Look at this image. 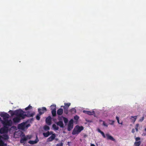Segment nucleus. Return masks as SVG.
<instances>
[{
	"label": "nucleus",
	"mask_w": 146,
	"mask_h": 146,
	"mask_svg": "<svg viewBox=\"0 0 146 146\" xmlns=\"http://www.w3.org/2000/svg\"><path fill=\"white\" fill-rule=\"evenodd\" d=\"M135 139L136 141H137L140 140V138L139 137H137L135 138Z\"/></svg>",
	"instance_id": "obj_40"
},
{
	"label": "nucleus",
	"mask_w": 146,
	"mask_h": 146,
	"mask_svg": "<svg viewBox=\"0 0 146 146\" xmlns=\"http://www.w3.org/2000/svg\"><path fill=\"white\" fill-rule=\"evenodd\" d=\"M139 125L138 123L137 124L135 125V129L136 130V131L137 132L138 131V127H139Z\"/></svg>",
	"instance_id": "obj_35"
},
{
	"label": "nucleus",
	"mask_w": 146,
	"mask_h": 146,
	"mask_svg": "<svg viewBox=\"0 0 146 146\" xmlns=\"http://www.w3.org/2000/svg\"><path fill=\"white\" fill-rule=\"evenodd\" d=\"M88 111L84 110L83 111V112H84V113H85L87 114Z\"/></svg>",
	"instance_id": "obj_43"
},
{
	"label": "nucleus",
	"mask_w": 146,
	"mask_h": 146,
	"mask_svg": "<svg viewBox=\"0 0 146 146\" xmlns=\"http://www.w3.org/2000/svg\"><path fill=\"white\" fill-rule=\"evenodd\" d=\"M44 130L46 131L50 129L49 127L47 125H45L44 127Z\"/></svg>",
	"instance_id": "obj_31"
},
{
	"label": "nucleus",
	"mask_w": 146,
	"mask_h": 146,
	"mask_svg": "<svg viewBox=\"0 0 146 146\" xmlns=\"http://www.w3.org/2000/svg\"><path fill=\"white\" fill-rule=\"evenodd\" d=\"M32 109V107L30 106V105H29L28 107L26 108H25V110H28L29 109Z\"/></svg>",
	"instance_id": "obj_36"
},
{
	"label": "nucleus",
	"mask_w": 146,
	"mask_h": 146,
	"mask_svg": "<svg viewBox=\"0 0 146 146\" xmlns=\"http://www.w3.org/2000/svg\"><path fill=\"white\" fill-rule=\"evenodd\" d=\"M87 114L89 115H93L95 114V112L94 111H88Z\"/></svg>",
	"instance_id": "obj_25"
},
{
	"label": "nucleus",
	"mask_w": 146,
	"mask_h": 146,
	"mask_svg": "<svg viewBox=\"0 0 146 146\" xmlns=\"http://www.w3.org/2000/svg\"><path fill=\"white\" fill-rule=\"evenodd\" d=\"M25 113V112L21 109H19L15 110V115L17 116L21 117V118L22 119H24V113Z\"/></svg>",
	"instance_id": "obj_2"
},
{
	"label": "nucleus",
	"mask_w": 146,
	"mask_h": 146,
	"mask_svg": "<svg viewBox=\"0 0 146 146\" xmlns=\"http://www.w3.org/2000/svg\"><path fill=\"white\" fill-rule=\"evenodd\" d=\"M90 146H95V145L94 144L91 143L90 144Z\"/></svg>",
	"instance_id": "obj_45"
},
{
	"label": "nucleus",
	"mask_w": 146,
	"mask_h": 146,
	"mask_svg": "<svg viewBox=\"0 0 146 146\" xmlns=\"http://www.w3.org/2000/svg\"><path fill=\"white\" fill-rule=\"evenodd\" d=\"M73 127V120L71 119L69 121L67 129L68 131H71Z\"/></svg>",
	"instance_id": "obj_6"
},
{
	"label": "nucleus",
	"mask_w": 146,
	"mask_h": 146,
	"mask_svg": "<svg viewBox=\"0 0 146 146\" xmlns=\"http://www.w3.org/2000/svg\"><path fill=\"white\" fill-rule=\"evenodd\" d=\"M145 130L146 131V128L145 129Z\"/></svg>",
	"instance_id": "obj_49"
},
{
	"label": "nucleus",
	"mask_w": 146,
	"mask_h": 146,
	"mask_svg": "<svg viewBox=\"0 0 146 146\" xmlns=\"http://www.w3.org/2000/svg\"><path fill=\"white\" fill-rule=\"evenodd\" d=\"M56 124L58 125L61 128H63L64 127V125L63 121H59L57 122L56 123Z\"/></svg>",
	"instance_id": "obj_16"
},
{
	"label": "nucleus",
	"mask_w": 146,
	"mask_h": 146,
	"mask_svg": "<svg viewBox=\"0 0 146 146\" xmlns=\"http://www.w3.org/2000/svg\"><path fill=\"white\" fill-rule=\"evenodd\" d=\"M0 115L3 117L4 120L7 119L9 116V115L7 113H2L0 114Z\"/></svg>",
	"instance_id": "obj_9"
},
{
	"label": "nucleus",
	"mask_w": 146,
	"mask_h": 146,
	"mask_svg": "<svg viewBox=\"0 0 146 146\" xmlns=\"http://www.w3.org/2000/svg\"><path fill=\"white\" fill-rule=\"evenodd\" d=\"M38 111L40 114L42 115L47 111L46 108L45 107L39 108L38 109Z\"/></svg>",
	"instance_id": "obj_7"
},
{
	"label": "nucleus",
	"mask_w": 146,
	"mask_h": 146,
	"mask_svg": "<svg viewBox=\"0 0 146 146\" xmlns=\"http://www.w3.org/2000/svg\"><path fill=\"white\" fill-rule=\"evenodd\" d=\"M114 121H112V123L111 124V125H113V123H114Z\"/></svg>",
	"instance_id": "obj_46"
},
{
	"label": "nucleus",
	"mask_w": 146,
	"mask_h": 146,
	"mask_svg": "<svg viewBox=\"0 0 146 146\" xmlns=\"http://www.w3.org/2000/svg\"><path fill=\"white\" fill-rule=\"evenodd\" d=\"M144 117H142V118L140 119L139 120V121L141 122H142V121H143V120H144Z\"/></svg>",
	"instance_id": "obj_41"
},
{
	"label": "nucleus",
	"mask_w": 146,
	"mask_h": 146,
	"mask_svg": "<svg viewBox=\"0 0 146 146\" xmlns=\"http://www.w3.org/2000/svg\"><path fill=\"white\" fill-rule=\"evenodd\" d=\"M70 112L73 114L75 113L76 112V110L75 108L71 109L70 110Z\"/></svg>",
	"instance_id": "obj_28"
},
{
	"label": "nucleus",
	"mask_w": 146,
	"mask_h": 146,
	"mask_svg": "<svg viewBox=\"0 0 146 146\" xmlns=\"http://www.w3.org/2000/svg\"><path fill=\"white\" fill-rule=\"evenodd\" d=\"M51 113L53 117H55L56 116V110H52L51 111Z\"/></svg>",
	"instance_id": "obj_27"
},
{
	"label": "nucleus",
	"mask_w": 146,
	"mask_h": 146,
	"mask_svg": "<svg viewBox=\"0 0 146 146\" xmlns=\"http://www.w3.org/2000/svg\"><path fill=\"white\" fill-rule=\"evenodd\" d=\"M1 123L3 124L4 126L7 127V126H11L12 122L11 120L6 119L4 120H2Z\"/></svg>",
	"instance_id": "obj_4"
},
{
	"label": "nucleus",
	"mask_w": 146,
	"mask_h": 146,
	"mask_svg": "<svg viewBox=\"0 0 146 146\" xmlns=\"http://www.w3.org/2000/svg\"><path fill=\"white\" fill-rule=\"evenodd\" d=\"M137 116H131L130 118L132 122L134 123L135 121L137 119Z\"/></svg>",
	"instance_id": "obj_21"
},
{
	"label": "nucleus",
	"mask_w": 146,
	"mask_h": 146,
	"mask_svg": "<svg viewBox=\"0 0 146 146\" xmlns=\"http://www.w3.org/2000/svg\"><path fill=\"white\" fill-rule=\"evenodd\" d=\"M106 135L107 137V139H109L113 141H115V139L112 136L110 135L109 134H106Z\"/></svg>",
	"instance_id": "obj_15"
},
{
	"label": "nucleus",
	"mask_w": 146,
	"mask_h": 146,
	"mask_svg": "<svg viewBox=\"0 0 146 146\" xmlns=\"http://www.w3.org/2000/svg\"><path fill=\"white\" fill-rule=\"evenodd\" d=\"M56 137L55 133L52 134L51 136L49 137L47 140L48 141H53Z\"/></svg>",
	"instance_id": "obj_12"
},
{
	"label": "nucleus",
	"mask_w": 146,
	"mask_h": 146,
	"mask_svg": "<svg viewBox=\"0 0 146 146\" xmlns=\"http://www.w3.org/2000/svg\"><path fill=\"white\" fill-rule=\"evenodd\" d=\"M9 112L10 113V114H11V116H13L14 115H15V111H13L10 110L9 111Z\"/></svg>",
	"instance_id": "obj_33"
},
{
	"label": "nucleus",
	"mask_w": 146,
	"mask_h": 146,
	"mask_svg": "<svg viewBox=\"0 0 146 146\" xmlns=\"http://www.w3.org/2000/svg\"><path fill=\"white\" fill-rule=\"evenodd\" d=\"M51 110H56V107L55 105H51Z\"/></svg>",
	"instance_id": "obj_29"
},
{
	"label": "nucleus",
	"mask_w": 146,
	"mask_h": 146,
	"mask_svg": "<svg viewBox=\"0 0 146 146\" xmlns=\"http://www.w3.org/2000/svg\"><path fill=\"white\" fill-rule=\"evenodd\" d=\"M21 117L17 116L13 119V121L14 123H18L20 121L21 119Z\"/></svg>",
	"instance_id": "obj_14"
},
{
	"label": "nucleus",
	"mask_w": 146,
	"mask_h": 146,
	"mask_svg": "<svg viewBox=\"0 0 146 146\" xmlns=\"http://www.w3.org/2000/svg\"><path fill=\"white\" fill-rule=\"evenodd\" d=\"M131 132L133 133H134V132H135V129L133 128L132 129V131H131Z\"/></svg>",
	"instance_id": "obj_44"
},
{
	"label": "nucleus",
	"mask_w": 146,
	"mask_h": 146,
	"mask_svg": "<svg viewBox=\"0 0 146 146\" xmlns=\"http://www.w3.org/2000/svg\"><path fill=\"white\" fill-rule=\"evenodd\" d=\"M7 144L5 143L4 142L1 140V137L0 136V146H7Z\"/></svg>",
	"instance_id": "obj_20"
},
{
	"label": "nucleus",
	"mask_w": 146,
	"mask_h": 146,
	"mask_svg": "<svg viewBox=\"0 0 146 146\" xmlns=\"http://www.w3.org/2000/svg\"><path fill=\"white\" fill-rule=\"evenodd\" d=\"M79 119V117L77 115H76L74 117V119L76 121H77Z\"/></svg>",
	"instance_id": "obj_37"
},
{
	"label": "nucleus",
	"mask_w": 146,
	"mask_h": 146,
	"mask_svg": "<svg viewBox=\"0 0 146 146\" xmlns=\"http://www.w3.org/2000/svg\"><path fill=\"white\" fill-rule=\"evenodd\" d=\"M52 127L54 129L56 130H58L59 129V127L58 126H57L55 124H53Z\"/></svg>",
	"instance_id": "obj_24"
},
{
	"label": "nucleus",
	"mask_w": 146,
	"mask_h": 146,
	"mask_svg": "<svg viewBox=\"0 0 146 146\" xmlns=\"http://www.w3.org/2000/svg\"><path fill=\"white\" fill-rule=\"evenodd\" d=\"M41 115L40 114H39V113H38L36 117V119L37 120H39L40 119V116Z\"/></svg>",
	"instance_id": "obj_34"
},
{
	"label": "nucleus",
	"mask_w": 146,
	"mask_h": 146,
	"mask_svg": "<svg viewBox=\"0 0 146 146\" xmlns=\"http://www.w3.org/2000/svg\"><path fill=\"white\" fill-rule=\"evenodd\" d=\"M63 143H60L58 144L56 146H63Z\"/></svg>",
	"instance_id": "obj_39"
},
{
	"label": "nucleus",
	"mask_w": 146,
	"mask_h": 146,
	"mask_svg": "<svg viewBox=\"0 0 146 146\" xmlns=\"http://www.w3.org/2000/svg\"><path fill=\"white\" fill-rule=\"evenodd\" d=\"M46 122L48 125H50L52 123V118L50 116L48 117L46 119Z\"/></svg>",
	"instance_id": "obj_10"
},
{
	"label": "nucleus",
	"mask_w": 146,
	"mask_h": 146,
	"mask_svg": "<svg viewBox=\"0 0 146 146\" xmlns=\"http://www.w3.org/2000/svg\"><path fill=\"white\" fill-rule=\"evenodd\" d=\"M83 129L84 127L83 126L77 125L75 127L73 131L72 134L74 135L78 134Z\"/></svg>",
	"instance_id": "obj_1"
},
{
	"label": "nucleus",
	"mask_w": 146,
	"mask_h": 146,
	"mask_svg": "<svg viewBox=\"0 0 146 146\" xmlns=\"http://www.w3.org/2000/svg\"><path fill=\"white\" fill-rule=\"evenodd\" d=\"M2 120H1V118L0 117V122L1 121H1Z\"/></svg>",
	"instance_id": "obj_48"
},
{
	"label": "nucleus",
	"mask_w": 146,
	"mask_h": 146,
	"mask_svg": "<svg viewBox=\"0 0 146 146\" xmlns=\"http://www.w3.org/2000/svg\"><path fill=\"white\" fill-rule=\"evenodd\" d=\"M103 125L104 126H105L106 127L108 126V125L105 123V122L104 121H103Z\"/></svg>",
	"instance_id": "obj_42"
},
{
	"label": "nucleus",
	"mask_w": 146,
	"mask_h": 146,
	"mask_svg": "<svg viewBox=\"0 0 146 146\" xmlns=\"http://www.w3.org/2000/svg\"><path fill=\"white\" fill-rule=\"evenodd\" d=\"M0 136L1 137V140H7L9 138V137L7 135H4L2 136H1L0 135Z\"/></svg>",
	"instance_id": "obj_18"
},
{
	"label": "nucleus",
	"mask_w": 146,
	"mask_h": 146,
	"mask_svg": "<svg viewBox=\"0 0 146 146\" xmlns=\"http://www.w3.org/2000/svg\"><path fill=\"white\" fill-rule=\"evenodd\" d=\"M63 111V109L60 108L57 110V114L58 115H61L62 114Z\"/></svg>",
	"instance_id": "obj_19"
},
{
	"label": "nucleus",
	"mask_w": 146,
	"mask_h": 146,
	"mask_svg": "<svg viewBox=\"0 0 146 146\" xmlns=\"http://www.w3.org/2000/svg\"><path fill=\"white\" fill-rule=\"evenodd\" d=\"M52 133L53 132H50V134H52Z\"/></svg>",
	"instance_id": "obj_47"
},
{
	"label": "nucleus",
	"mask_w": 146,
	"mask_h": 146,
	"mask_svg": "<svg viewBox=\"0 0 146 146\" xmlns=\"http://www.w3.org/2000/svg\"><path fill=\"white\" fill-rule=\"evenodd\" d=\"M30 126L31 125L29 124H27L26 123L23 122L18 125V128L19 129L24 130L25 128H27Z\"/></svg>",
	"instance_id": "obj_3"
},
{
	"label": "nucleus",
	"mask_w": 146,
	"mask_h": 146,
	"mask_svg": "<svg viewBox=\"0 0 146 146\" xmlns=\"http://www.w3.org/2000/svg\"><path fill=\"white\" fill-rule=\"evenodd\" d=\"M39 141L38 138L36 136V138L35 140V141L30 140L29 141L28 143L31 144H34L36 143Z\"/></svg>",
	"instance_id": "obj_13"
},
{
	"label": "nucleus",
	"mask_w": 146,
	"mask_h": 146,
	"mask_svg": "<svg viewBox=\"0 0 146 146\" xmlns=\"http://www.w3.org/2000/svg\"><path fill=\"white\" fill-rule=\"evenodd\" d=\"M141 143V142L140 141H138L135 142L134 143V145L135 146H139Z\"/></svg>",
	"instance_id": "obj_26"
},
{
	"label": "nucleus",
	"mask_w": 146,
	"mask_h": 146,
	"mask_svg": "<svg viewBox=\"0 0 146 146\" xmlns=\"http://www.w3.org/2000/svg\"><path fill=\"white\" fill-rule=\"evenodd\" d=\"M62 117L63 118L64 122L65 123H66L68 122V120L67 118L63 116Z\"/></svg>",
	"instance_id": "obj_30"
},
{
	"label": "nucleus",
	"mask_w": 146,
	"mask_h": 146,
	"mask_svg": "<svg viewBox=\"0 0 146 146\" xmlns=\"http://www.w3.org/2000/svg\"><path fill=\"white\" fill-rule=\"evenodd\" d=\"M98 131L102 135L103 137L104 138H106V136L103 131H102L100 129H98Z\"/></svg>",
	"instance_id": "obj_22"
},
{
	"label": "nucleus",
	"mask_w": 146,
	"mask_h": 146,
	"mask_svg": "<svg viewBox=\"0 0 146 146\" xmlns=\"http://www.w3.org/2000/svg\"><path fill=\"white\" fill-rule=\"evenodd\" d=\"M50 135V132L49 131H47L46 133H43V135L45 137H47Z\"/></svg>",
	"instance_id": "obj_23"
},
{
	"label": "nucleus",
	"mask_w": 146,
	"mask_h": 146,
	"mask_svg": "<svg viewBox=\"0 0 146 146\" xmlns=\"http://www.w3.org/2000/svg\"><path fill=\"white\" fill-rule=\"evenodd\" d=\"M70 103H64V106H61V107H63L64 109V113L66 114H68V109L70 105Z\"/></svg>",
	"instance_id": "obj_5"
},
{
	"label": "nucleus",
	"mask_w": 146,
	"mask_h": 146,
	"mask_svg": "<svg viewBox=\"0 0 146 146\" xmlns=\"http://www.w3.org/2000/svg\"><path fill=\"white\" fill-rule=\"evenodd\" d=\"M8 131V128L7 127L4 126L3 127L0 129V133L2 134L7 132Z\"/></svg>",
	"instance_id": "obj_8"
},
{
	"label": "nucleus",
	"mask_w": 146,
	"mask_h": 146,
	"mask_svg": "<svg viewBox=\"0 0 146 146\" xmlns=\"http://www.w3.org/2000/svg\"><path fill=\"white\" fill-rule=\"evenodd\" d=\"M116 119L117 120V122H118V123H119V124H122V122H121V123L119 122V117H118L117 116H116Z\"/></svg>",
	"instance_id": "obj_38"
},
{
	"label": "nucleus",
	"mask_w": 146,
	"mask_h": 146,
	"mask_svg": "<svg viewBox=\"0 0 146 146\" xmlns=\"http://www.w3.org/2000/svg\"><path fill=\"white\" fill-rule=\"evenodd\" d=\"M27 140L25 137V135L22 136V137L21 138L20 140V142L21 143H25V142Z\"/></svg>",
	"instance_id": "obj_17"
},
{
	"label": "nucleus",
	"mask_w": 146,
	"mask_h": 146,
	"mask_svg": "<svg viewBox=\"0 0 146 146\" xmlns=\"http://www.w3.org/2000/svg\"><path fill=\"white\" fill-rule=\"evenodd\" d=\"M32 135H27L26 136H25V137L26 138V139H27V140L28 139H31V138L32 137Z\"/></svg>",
	"instance_id": "obj_32"
},
{
	"label": "nucleus",
	"mask_w": 146,
	"mask_h": 146,
	"mask_svg": "<svg viewBox=\"0 0 146 146\" xmlns=\"http://www.w3.org/2000/svg\"><path fill=\"white\" fill-rule=\"evenodd\" d=\"M35 114V113L34 112L31 113L30 112H27V114H24V119L26 116L28 117H33Z\"/></svg>",
	"instance_id": "obj_11"
}]
</instances>
